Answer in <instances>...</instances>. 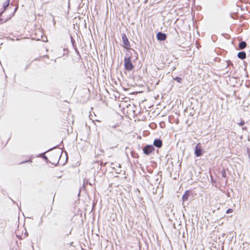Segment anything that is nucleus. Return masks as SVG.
Segmentation results:
<instances>
[{
	"mask_svg": "<svg viewBox=\"0 0 250 250\" xmlns=\"http://www.w3.org/2000/svg\"><path fill=\"white\" fill-rule=\"evenodd\" d=\"M124 66L125 69L128 71H131L133 69L134 66L131 62V54L126 53L124 58Z\"/></svg>",
	"mask_w": 250,
	"mask_h": 250,
	"instance_id": "obj_1",
	"label": "nucleus"
},
{
	"mask_svg": "<svg viewBox=\"0 0 250 250\" xmlns=\"http://www.w3.org/2000/svg\"><path fill=\"white\" fill-rule=\"evenodd\" d=\"M122 39L123 43L125 48L127 49H131V48H130V44L129 42V41L127 38V36L125 33H123L122 34ZM131 50L134 53L137 54L136 51L134 49H131Z\"/></svg>",
	"mask_w": 250,
	"mask_h": 250,
	"instance_id": "obj_2",
	"label": "nucleus"
},
{
	"mask_svg": "<svg viewBox=\"0 0 250 250\" xmlns=\"http://www.w3.org/2000/svg\"><path fill=\"white\" fill-rule=\"evenodd\" d=\"M143 153L146 155H148L155 150V148L153 145H146L142 148Z\"/></svg>",
	"mask_w": 250,
	"mask_h": 250,
	"instance_id": "obj_3",
	"label": "nucleus"
},
{
	"mask_svg": "<svg viewBox=\"0 0 250 250\" xmlns=\"http://www.w3.org/2000/svg\"><path fill=\"white\" fill-rule=\"evenodd\" d=\"M204 152L202 148L201 144L199 143L196 144L195 147L194 154L197 157L201 156Z\"/></svg>",
	"mask_w": 250,
	"mask_h": 250,
	"instance_id": "obj_4",
	"label": "nucleus"
},
{
	"mask_svg": "<svg viewBox=\"0 0 250 250\" xmlns=\"http://www.w3.org/2000/svg\"><path fill=\"white\" fill-rule=\"evenodd\" d=\"M156 38L159 41H164L167 39V35L162 32H159L156 34Z\"/></svg>",
	"mask_w": 250,
	"mask_h": 250,
	"instance_id": "obj_5",
	"label": "nucleus"
},
{
	"mask_svg": "<svg viewBox=\"0 0 250 250\" xmlns=\"http://www.w3.org/2000/svg\"><path fill=\"white\" fill-rule=\"evenodd\" d=\"M163 142L160 138H156L154 139L153 143V146H155L157 148H160L162 146Z\"/></svg>",
	"mask_w": 250,
	"mask_h": 250,
	"instance_id": "obj_6",
	"label": "nucleus"
},
{
	"mask_svg": "<svg viewBox=\"0 0 250 250\" xmlns=\"http://www.w3.org/2000/svg\"><path fill=\"white\" fill-rule=\"evenodd\" d=\"M191 191L189 190H187L184 194L183 195L182 199L183 201V205L185 201H187L188 200V197H189L190 194H191Z\"/></svg>",
	"mask_w": 250,
	"mask_h": 250,
	"instance_id": "obj_7",
	"label": "nucleus"
},
{
	"mask_svg": "<svg viewBox=\"0 0 250 250\" xmlns=\"http://www.w3.org/2000/svg\"><path fill=\"white\" fill-rule=\"evenodd\" d=\"M237 57L241 60H244L246 58V53L245 51L239 52L237 54Z\"/></svg>",
	"mask_w": 250,
	"mask_h": 250,
	"instance_id": "obj_8",
	"label": "nucleus"
},
{
	"mask_svg": "<svg viewBox=\"0 0 250 250\" xmlns=\"http://www.w3.org/2000/svg\"><path fill=\"white\" fill-rule=\"evenodd\" d=\"M239 48L240 49H243L247 46V43L245 41H241L239 43Z\"/></svg>",
	"mask_w": 250,
	"mask_h": 250,
	"instance_id": "obj_9",
	"label": "nucleus"
},
{
	"mask_svg": "<svg viewBox=\"0 0 250 250\" xmlns=\"http://www.w3.org/2000/svg\"><path fill=\"white\" fill-rule=\"evenodd\" d=\"M173 79L180 83H182L183 81L182 78L178 76L173 77Z\"/></svg>",
	"mask_w": 250,
	"mask_h": 250,
	"instance_id": "obj_10",
	"label": "nucleus"
},
{
	"mask_svg": "<svg viewBox=\"0 0 250 250\" xmlns=\"http://www.w3.org/2000/svg\"><path fill=\"white\" fill-rule=\"evenodd\" d=\"M9 4L10 0H6L5 3L3 4V10H5L6 9V8L9 6Z\"/></svg>",
	"mask_w": 250,
	"mask_h": 250,
	"instance_id": "obj_11",
	"label": "nucleus"
},
{
	"mask_svg": "<svg viewBox=\"0 0 250 250\" xmlns=\"http://www.w3.org/2000/svg\"><path fill=\"white\" fill-rule=\"evenodd\" d=\"M221 175L223 177L226 178L227 177V173L225 169H223L221 171Z\"/></svg>",
	"mask_w": 250,
	"mask_h": 250,
	"instance_id": "obj_12",
	"label": "nucleus"
},
{
	"mask_svg": "<svg viewBox=\"0 0 250 250\" xmlns=\"http://www.w3.org/2000/svg\"><path fill=\"white\" fill-rule=\"evenodd\" d=\"M232 211H233V209H231V208H228V209L226 210V213L227 214H229V213H232Z\"/></svg>",
	"mask_w": 250,
	"mask_h": 250,
	"instance_id": "obj_13",
	"label": "nucleus"
},
{
	"mask_svg": "<svg viewBox=\"0 0 250 250\" xmlns=\"http://www.w3.org/2000/svg\"><path fill=\"white\" fill-rule=\"evenodd\" d=\"M245 121L243 120H242L239 123H238V125L239 126H243L245 125Z\"/></svg>",
	"mask_w": 250,
	"mask_h": 250,
	"instance_id": "obj_14",
	"label": "nucleus"
},
{
	"mask_svg": "<svg viewBox=\"0 0 250 250\" xmlns=\"http://www.w3.org/2000/svg\"><path fill=\"white\" fill-rule=\"evenodd\" d=\"M227 66H229V65H233V63L231 62L229 60H228L227 62Z\"/></svg>",
	"mask_w": 250,
	"mask_h": 250,
	"instance_id": "obj_15",
	"label": "nucleus"
},
{
	"mask_svg": "<svg viewBox=\"0 0 250 250\" xmlns=\"http://www.w3.org/2000/svg\"><path fill=\"white\" fill-rule=\"evenodd\" d=\"M32 161L31 159H29L28 160H27V161H24L21 163L20 164H23V163H27V162H30V163H31Z\"/></svg>",
	"mask_w": 250,
	"mask_h": 250,
	"instance_id": "obj_16",
	"label": "nucleus"
},
{
	"mask_svg": "<svg viewBox=\"0 0 250 250\" xmlns=\"http://www.w3.org/2000/svg\"><path fill=\"white\" fill-rule=\"evenodd\" d=\"M42 158L45 161H48V158L46 156L43 155L42 156Z\"/></svg>",
	"mask_w": 250,
	"mask_h": 250,
	"instance_id": "obj_17",
	"label": "nucleus"
},
{
	"mask_svg": "<svg viewBox=\"0 0 250 250\" xmlns=\"http://www.w3.org/2000/svg\"><path fill=\"white\" fill-rule=\"evenodd\" d=\"M247 152L248 153L249 157L250 159V150L249 148L247 149Z\"/></svg>",
	"mask_w": 250,
	"mask_h": 250,
	"instance_id": "obj_18",
	"label": "nucleus"
},
{
	"mask_svg": "<svg viewBox=\"0 0 250 250\" xmlns=\"http://www.w3.org/2000/svg\"><path fill=\"white\" fill-rule=\"evenodd\" d=\"M71 42L72 43V44H73V43L74 42V40L73 39V38H72V37L71 36Z\"/></svg>",
	"mask_w": 250,
	"mask_h": 250,
	"instance_id": "obj_19",
	"label": "nucleus"
},
{
	"mask_svg": "<svg viewBox=\"0 0 250 250\" xmlns=\"http://www.w3.org/2000/svg\"><path fill=\"white\" fill-rule=\"evenodd\" d=\"M56 147V146H55V147H53V148H50V149H49L47 151H50V150H51L53 148H55V147Z\"/></svg>",
	"mask_w": 250,
	"mask_h": 250,
	"instance_id": "obj_20",
	"label": "nucleus"
},
{
	"mask_svg": "<svg viewBox=\"0 0 250 250\" xmlns=\"http://www.w3.org/2000/svg\"><path fill=\"white\" fill-rule=\"evenodd\" d=\"M40 222H41L40 223L41 224L42 222V217H41V219Z\"/></svg>",
	"mask_w": 250,
	"mask_h": 250,
	"instance_id": "obj_21",
	"label": "nucleus"
},
{
	"mask_svg": "<svg viewBox=\"0 0 250 250\" xmlns=\"http://www.w3.org/2000/svg\"><path fill=\"white\" fill-rule=\"evenodd\" d=\"M2 12H3V11L0 12V16L1 15ZM1 19H0V21H1Z\"/></svg>",
	"mask_w": 250,
	"mask_h": 250,
	"instance_id": "obj_22",
	"label": "nucleus"
},
{
	"mask_svg": "<svg viewBox=\"0 0 250 250\" xmlns=\"http://www.w3.org/2000/svg\"><path fill=\"white\" fill-rule=\"evenodd\" d=\"M42 155H43V153H41V154H40L39 155V156H40H40H42Z\"/></svg>",
	"mask_w": 250,
	"mask_h": 250,
	"instance_id": "obj_23",
	"label": "nucleus"
},
{
	"mask_svg": "<svg viewBox=\"0 0 250 250\" xmlns=\"http://www.w3.org/2000/svg\"><path fill=\"white\" fill-rule=\"evenodd\" d=\"M148 0H146L144 2L145 3H146L147 2Z\"/></svg>",
	"mask_w": 250,
	"mask_h": 250,
	"instance_id": "obj_24",
	"label": "nucleus"
},
{
	"mask_svg": "<svg viewBox=\"0 0 250 250\" xmlns=\"http://www.w3.org/2000/svg\"><path fill=\"white\" fill-rule=\"evenodd\" d=\"M17 8H18V7H16V8H15V11L17 10Z\"/></svg>",
	"mask_w": 250,
	"mask_h": 250,
	"instance_id": "obj_25",
	"label": "nucleus"
},
{
	"mask_svg": "<svg viewBox=\"0 0 250 250\" xmlns=\"http://www.w3.org/2000/svg\"><path fill=\"white\" fill-rule=\"evenodd\" d=\"M246 129V127H243V129Z\"/></svg>",
	"mask_w": 250,
	"mask_h": 250,
	"instance_id": "obj_26",
	"label": "nucleus"
},
{
	"mask_svg": "<svg viewBox=\"0 0 250 250\" xmlns=\"http://www.w3.org/2000/svg\"><path fill=\"white\" fill-rule=\"evenodd\" d=\"M10 199L12 201V202H13V203H15V201H13V200L12 199H11V198H10Z\"/></svg>",
	"mask_w": 250,
	"mask_h": 250,
	"instance_id": "obj_27",
	"label": "nucleus"
},
{
	"mask_svg": "<svg viewBox=\"0 0 250 250\" xmlns=\"http://www.w3.org/2000/svg\"><path fill=\"white\" fill-rule=\"evenodd\" d=\"M71 231L70 230V232H69V233L67 235H69V234H70V233H71Z\"/></svg>",
	"mask_w": 250,
	"mask_h": 250,
	"instance_id": "obj_28",
	"label": "nucleus"
}]
</instances>
